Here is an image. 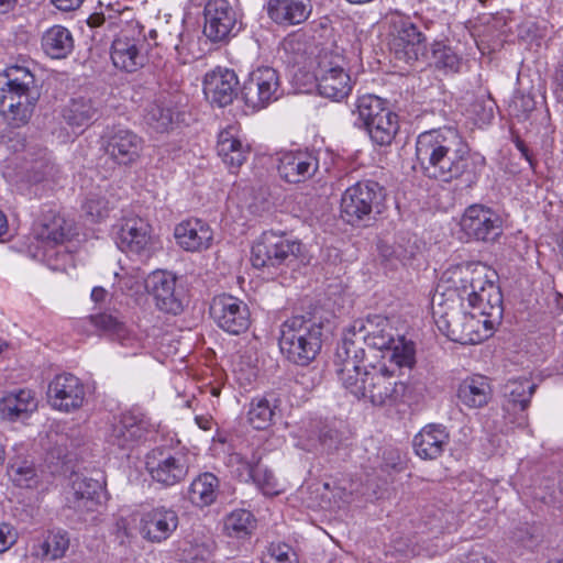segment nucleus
Masks as SVG:
<instances>
[{"instance_id":"f257e3e1","label":"nucleus","mask_w":563,"mask_h":563,"mask_svg":"<svg viewBox=\"0 0 563 563\" xmlns=\"http://www.w3.org/2000/svg\"><path fill=\"white\" fill-rule=\"evenodd\" d=\"M388 319L379 316H368L365 319L354 320L344 331L341 343L336 347L334 365L366 363L365 347L386 351L389 362L399 369L411 371L416 365V351L411 341L395 338L391 333Z\"/></svg>"},{"instance_id":"f03ea898","label":"nucleus","mask_w":563,"mask_h":563,"mask_svg":"<svg viewBox=\"0 0 563 563\" xmlns=\"http://www.w3.org/2000/svg\"><path fill=\"white\" fill-rule=\"evenodd\" d=\"M336 375L343 387L357 399L369 401L376 407L395 406L399 401H418L419 379L408 382L394 380V369L385 363L335 365Z\"/></svg>"},{"instance_id":"7ed1b4c3","label":"nucleus","mask_w":563,"mask_h":563,"mask_svg":"<svg viewBox=\"0 0 563 563\" xmlns=\"http://www.w3.org/2000/svg\"><path fill=\"white\" fill-rule=\"evenodd\" d=\"M40 97L36 78L29 66L11 65L0 74V112L13 126L29 122Z\"/></svg>"},{"instance_id":"20e7f679","label":"nucleus","mask_w":563,"mask_h":563,"mask_svg":"<svg viewBox=\"0 0 563 563\" xmlns=\"http://www.w3.org/2000/svg\"><path fill=\"white\" fill-rule=\"evenodd\" d=\"M321 323L310 317L294 316L280 325V351L291 363L307 366L321 350Z\"/></svg>"},{"instance_id":"39448f33","label":"nucleus","mask_w":563,"mask_h":563,"mask_svg":"<svg viewBox=\"0 0 563 563\" xmlns=\"http://www.w3.org/2000/svg\"><path fill=\"white\" fill-rule=\"evenodd\" d=\"M302 247L300 241L292 240L285 233L266 231L252 246V265L255 268L274 271L273 273H284L287 267L297 263Z\"/></svg>"},{"instance_id":"423d86ee","label":"nucleus","mask_w":563,"mask_h":563,"mask_svg":"<svg viewBox=\"0 0 563 563\" xmlns=\"http://www.w3.org/2000/svg\"><path fill=\"white\" fill-rule=\"evenodd\" d=\"M343 62L341 55L332 52L324 51L318 55L313 75L321 97L341 101L350 95L352 80Z\"/></svg>"},{"instance_id":"0eeeda50","label":"nucleus","mask_w":563,"mask_h":563,"mask_svg":"<svg viewBox=\"0 0 563 563\" xmlns=\"http://www.w3.org/2000/svg\"><path fill=\"white\" fill-rule=\"evenodd\" d=\"M456 143L457 132L452 128L424 131V146L431 150L430 165L424 167V174L428 177L450 181L460 174V168L448 156L449 151Z\"/></svg>"},{"instance_id":"6e6552de","label":"nucleus","mask_w":563,"mask_h":563,"mask_svg":"<svg viewBox=\"0 0 563 563\" xmlns=\"http://www.w3.org/2000/svg\"><path fill=\"white\" fill-rule=\"evenodd\" d=\"M383 198V188L372 180L349 187L341 198L342 218L352 225L372 219V212Z\"/></svg>"},{"instance_id":"1a4fd4ad","label":"nucleus","mask_w":563,"mask_h":563,"mask_svg":"<svg viewBox=\"0 0 563 563\" xmlns=\"http://www.w3.org/2000/svg\"><path fill=\"white\" fill-rule=\"evenodd\" d=\"M246 106L263 109L283 95L279 73L269 66H260L249 73L241 87Z\"/></svg>"},{"instance_id":"9d476101","label":"nucleus","mask_w":563,"mask_h":563,"mask_svg":"<svg viewBox=\"0 0 563 563\" xmlns=\"http://www.w3.org/2000/svg\"><path fill=\"white\" fill-rule=\"evenodd\" d=\"M203 20V34L213 43H227L242 29L239 13L229 0H208Z\"/></svg>"},{"instance_id":"9b49d317","label":"nucleus","mask_w":563,"mask_h":563,"mask_svg":"<svg viewBox=\"0 0 563 563\" xmlns=\"http://www.w3.org/2000/svg\"><path fill=\"white\" fill-rule=\"evenodd\" d=\"M460 228L468 240L495 242L503 234V219L489 207L472 205L464 210Z\"/></svg>"},{"instance_id":"f8f14e48","label":"nucleus","mask_w":563,"mask_h":563,"mask_svg":"<svg viewBox=\"0 0 563 563\" xmlns=\"http://www.w3.org/2000/svg\"><path fill=\"white\" fill-rule=\"evenodd\" d=\"M210 316L221 330L232 335L244 333L251 324L247 305L231 295L214 297L210 305Z\"/></svg>"},{"instance_id":"ddd939ff","label":"nucleus","mask_w":563,"mask_h":563,"mask_svg":"<svg viewBox=\"0 0 563 563\" xmlns=\"http://www.w3.org/2000/svg\"><path fill=\"white\" fill-rule=\"evenodd\" d=\"M103 150L109 158L119 166L129 167L141 157L144 141L135 132L122 126H113L102 137Z\"/></svg>"},{"instance_id":"4468645a","label":"nucleus","mask_w":563,"mask_h":563,"mask_svg":"<svg viewBox=\"0 0 563 563\" xmlns=\"http://www.w3.org/2000/svg\"><path fill=\"white\" fill-rule=\"evenodd\" d=\"M145 287L154 298L158 310L177 316L184 310V289L177 285L174 274L156 271L148 275Z\"/></svg>"},{"instance_id":"2eb2a0df","label":"nucleus","mask_w":563,"mask_h":563,"mask_svg":"<svg viewBox=\"0 0 563 563\" xmlns=\"http://www.w3.org/2000/svg\"><path fill=\"white\" fill-rule=\"evenodd\" d=\"M145 467L152 479L163 486H174L184 481L188 465L184 455L156 448L146 455Z\"/></svg>"},{"instance_id":"dca6fc26","label":"nucleus","mask_w":563,"mask_h":563,"mask_svg":"<svg viewBox=\"0 0 563 563\" xmlns=\"http://www.w3.org/2000/svg\"><path fill=\"white\" fill-rule=\"evenodd\" d=\"M46 395L53 409L73 412L82 407L86 388L78 377L70 373H63L49 382Z\"/></svg>"},{"instance_id":"f3484780","label":"nucleus","mask_w":563,"mask_h":563,"mask_svg":"<svg viewBox=\"0 0 563 563\" xmlns=\"http://www.w3.org/2000/svg\"><path fill=\"white\" fill-rule=\"evenodd\" d=\"M73 234V223L59 216L55 210L48 208L43 210L34 227V238L43 244V253L34 254V257L44 258L48 247L63 244Z\"/></svg>"},{"instance_id":"a211bd4d","label":"nucleus","mask_w":563,"mask_h":563,"mask_svg":"<svg viewBox=\"0 0 563 563\" xmlns=\"http://www.w3.org/2000/svg\"><path fill=\"white\" fill-rule=\"evenodd\" d=\"M239 79L233 69L217 67L203 78L206 98L220 108L229 106L239 92Z\"/></svg>"},{"instance_id":"6ab92c4d","label":"nucleus","mask_w":563,"mask_h":563,"mask_svg":"<svg viewBox=\"0 0 563 563\" xmlns=\"http://www.w3.org/2000/svg\"><path fill=\"white\" fill-rule=\"evenodd\" d=\"M178 523L179 518L176 510L158 506L142 515L140 531L147 541L161 543L173 534Z\"/></svg>"},{"instance_id":"aec40b11","label":"nucleus","mask_w":563,"mask_h":563,"mask_svg":"<svg viewBox=\"0 0 563 563\" xmlns=\"http://www.w3.org/2000/svg\"><path fill=\"white\" fill-rule=\"evenodd\" d=\"M432 318L434 323L444 336L460 344H474V338L468 336L465 327L472 328L466 321H473V316H468L454 307L443 305L432 306Z\"/></svg>"},{"instance_id":"412c9836","label":"nucleus","mask_w":563,"mask_h":563,"mask_svg":"<svg viewBox=\"0 0 563 563\" xmlns=\"http://www.w3.org/2000/svg\"><path fill=\"white\" fill-rule=\"evenodd\" d=\"M115 243L123 252L148 256L152 227L141 218L126 219L117 233Z\"/></svg>"},{"instance_id":"4be33fe9","label":"nucleus","mask_w":563,"mask_h":563,"mask_svg":"<svg viewBox=\"0 0 563 563\" xmlns=\"http://www.w3.org/2000/svg\"><path fill=\"white\" fill-rule=\"evenodd\" d=\"M150 427L144 416L125 412L111 426L107 441L119 449H130L145 438Z\"/></svg>"},{"instance_id":"5701e85b","label":"nucleus","mask_w":563,"mask_h":563,"mask_svg":"<svg viewBox=\"0 0 563 563\" xmlns=\"http://www.w3.org/2000/svg\"><path fill=\"white\" fill-rule=\"evenodd\" d=\"M277 169L285 181L300 184L316 175L319 170V159L312 152H288L280 156Z\"/></svg>"},{"instance_id":"b1692460","label":"nucleus","mask_w":563,"mask_h":563,"mask_svg":"<svg viewBox=\"0 0 563 563\" xmlns=\"http://www.w3.org/2000/svg\"><path fill=\"white\" fill-rule=\"evenodd\" d=\"M394 46L407 63L418 62L421 51V33L408 18L397 16L393 21Z\"/></svg>"},{"instance_id":"393cba45","label":"nucleus","mask_w":563,"mask_h":563,"mask_svg":"<svg viewBox=\"0 0 563 563\" xmlns=\"http://www.w3.org/2000/svg\"><path fill=\"white\" fill-rule=\"evenodd\" d=\"M144 44L140 38L119 35L111 45V59L114 67L133 73L143 67L145 55L142 53Z\"/></svg>"},{"instance_id":"a878e982","label":"nucleus","mask_w":563,"mask_h":563,"mask_svg":"<svg viewBox=\"0 0 563 563\" xmlns=\"http://www.w3.org/2000/svg\"><path fill=\"white\" fill-rule=\"evenodd\" d=\"M470 308L483 317V327L493 331L501 321L504 313L503 295L497 285H489L485 292L466 300Z\"/></svg>"},{"instance_id":"bb28decb","label":"nucleus","mask_w":563,"mask_h":563,"mask_svg":"<svg viewBox=\"0 0 563 563\" xmlns=\"http://www.w3.org/2000/svg\"><path fill=\"white\" fill-rule=\"evenodd\" d=\"M174 235L177 244L188 252L207 250L213 239V232L209 224L200 219L180 222L176 225Z\"/></svg>"},{"instance_id":"cd10ccee","label":"nucleus","mask_w":563,"mask_h":563,"mask_svg":"<svg viewBox=\"0 0 563 563\" xmlns=\"http://www.w3.org/2000/svg\"><path fill=\"white\" fill-rule=\"evenodd\" d=\"M230 464L241 465L239 476L242 481H252L256 486L266 495L278 494L277 479L274 473L266 466L260 463V459L253 456L252 460H246L240 453H234L230 456Z\"/></svg>"},{"instance_id":"c85d7f7f","label":"nucleus","mask_w":563,"mask_h":563,"mask_svg":"<svg viewBox=\"0 0 563 563\" xmlns=\"http://www.w3.org/2000/svg\"><path fill=\"white\" fill-rule=\"evenodd\" d=\"M102 485L98 479L75 474L71 479L73 498H68L69 507L75 511L90 512L99 505Z\"/></svg>"},{"instance_id":"c756f323","label":"nucleus","mask_w":563,"mask_h":563,"mask_svg":"<svg viewBox=\"0 0 563 563\" xmlns=\"http://www.w3.org/2000/svg\"><path fill=\"white\" fill-rule=\"evenodd\" d=\"M460 274L461 277L456 285V291L462 301L471 298L474 299L476 295L485 292L489 285H495L496 272L482 264L466 267Z\"/></svg>"},{"instance_id":"7c9ffc66","label":"nucleus","mask_w":563,"mask_h":563,"mask_svg":"<svg viewBox=\"0 0 563 563\" xmlns=\"http://www.w3.org/2000/svg\"><path fill=\"white\" fill-rule=\"evenodd\" d=\"M310 0H271L268 14L273 21L284 25H297L311 14Z\"/></svg>"},{"instance_id":"2f4dec72","label":"nucleus","mask_w":563,"mask_h":563,"mask_svg":"<svg viewBox=\"0 0 563 563\" xmlns=\"http://www.w3.org/2000/svg\"><path fill=\"white\" fill-rule=\"evenodd\" d=\"M490 395L489 382L482 375H473L463 379L459 385L456 394L460 402L471 409L486 406Z\"/></svg>"},{"instance_id":"473e14b6","label":"nucleus","mask_w":563,"mask_h":563,"mask_svg":"<svg viewBox=\"0 0 563 563\" xmlns=\"http://www.w3.org/2000/svg\"><path fill=\"white\" fill-rule=\"evenodd\" d=\"M99 115L97 102L84 96L73 98L63 109L65 122L74 128L89 126Z\"/></svg>"},{"instance_id":"72a5a7b5","label":"nucleus","mask_w":563,"mask_h":563,"mask_svg":"<svg viewBox=\"0 0 563 563\" xmlns=\"http://www.w3.org/2000/svg\"><path fill=\"white\" fill-rule=\"evenodd\" d=\"M36 407V400L30 389L10 391L0 400V412L3 418L9 420L26 417Z\"/></svg>"},{"instance_id":"f704fd0d","label":"nucleus","mask_w":563,"mask_h":563,"mask_svg":"<svg viewBox=\"0 0 563 563\" xmlns=\"http://www.w3.org/2000/svg\"><path fill=\"white\" fill-rule=\"evenodd\" d=\"M217 152L222 162L233 172L246 161L249 147L243 145L231 131L225 130L218 136Z\"/></svg>"},{"instance_id":"c9c22d12","label":"nucleus","mask_w":563,"mask_h":563,"mask_svg":"<svg viewBox=\"0 0 563 563\" xmlns=\"http://www.w3.org/2000/svg\"><path fill=\"white\" fill-rule=\"evenodd\" d=\"M299 445L308 452L330 456L339 450L341 439H339L335 430L323 427L300 439Z\"/></svg>"},{"instance_id":"e433bc0d","label":"nucleus","mask_w":563,"mask_h":563,"mask_svg":"<svg viewBox=\"0 0 563 563\" xmlns=\"http://www.w3.org/2000/svg\"><path fill=\"white\" fill-rule=\"evenodd\" d=\"M42 47L52 58H65L74 49V38L68 29L54 25L43 34Z\"/></svg>"},{"instance_id":"4c0bfd02","label":"nucleus","mask_w":563,"mask_h":563,"mask_svg":"<svg viewBox=\"0 0 563 563\" xmlns=\"http://www.w3.org/2000/svg\"><path fill=\"white\" fill-rule=\"evenodd\" d=\"M278 401L274 394L253 399L247 411L249 423L256 430L267 429L273 423Z\"/></svg>"},{"instance_id":"58836bf2","label":"nucleus","mask_w":563,"mask_h":563,"mask_svg":"<svg viewBox=\"0 0 563 563\" xmlns=\"http://www.w3.org/2000/svg\"><path fill=\"white\" fill-rule=\"evenodd\" d=\"M219 479L212 473H203L192 481L188 496L190 501L198 507H206L217 499Z\"/></svg>"},{"instance_id":"ea45409f","label":"nucleus","mask_w":563,"mask_h":563,"mask_svg":"<svg viewBox=\"0 0 563 563\" xmlns=\"http://www.w3.org/2000/svg\"><path fill=\"white\" fill-rule=\"evenodd\" d=\"M391 112L385 107V102L377 96L364 95L358 97L352 114L356 117L354 125L366 128L369 123L376 121L382 113Z\"/></svg>"},{"instance_id":"a19ab883","label":"nucleus","mask_w":563,"mask_h":563,"mask_svg":"<svg viewBox=\"0 0 563 563\" xmlns=\"http://www.w3.org/2000/svg\"><path fill=\"white\" fill-rule=\"evenodd\" d=\"M177 113L164 101L156 100L147 104L144 110L145 123L156 132L164 133L173 129Z\"/></svg>"},{"instance_id":"79ce46f5","label":"nucleus","mask_w":563,"mask_h":563,"mask_svg":"<svg viewBox=\"0 0 563 563\" xmlns=\"http://www.w3.org/2000/svg\"><path fill=\"white\" fill-rule=\"evenodd\" d=\"M537 385L528 378H519L509 380L505 385V396L507 397V410L512 409L526 411L530 405L532 395Z\"/></svg>"},{"instance_id":"37998d69","label":"nucleus","mask_w":563,"mask_h":563,"mask_svg":"<svg viewBox=\"0 0 563 563\" xmlns=\"http://www.w3.org/2000/svg\"><path fill=\"white\" fill-rule=\"evenodd\" d=\"M398 129V117L394 112L382 113L365 128L372 141L380 146L389 145Z\"/></svg>"},{"instance_id":"c03bdc74","label":"nucleus","mask_w":563,"mask_h":563,"mask_svg":"<svg viewBox=\"0 0 563 563\" xmlns=\"http://www.w3.org/2000/svg\"><path fill=\"white\" fill-rule=\"evenodd\" d=\"M92 324L103 331L112 340H117L122 345H128L132 340L125 323L112 313H98L91 316Z\"/></svg>"},{"instance_id":"a18cd8bd","label":"nucleus","mask_w":563,"mask_h":563,"mask_svg":"<svg viewBox=\"0 0 563 563\" xmlns=\"http://www.w3.org/2000/svg\"><path fill=\"white\" fill-rule=\"evenodd\" d=\"M69 548V537L66 531H49L38 544L40 555L44 560H57L65 555Z\"/></svg>"},{"instance_id":"49530a36","label":"nucleus","mask_w":563,"mask_h":563,"mask_svg":"<svg viewBox=\"0 0 563 563\" xmlns=\"http://www.w3.org/2000/svg\"><path fill=\"white\" fill-rule=\"evenodd\" d=\"M256 527V520L252 512L245 509L232 511L224 520V529L230 537L245 538Z\"/></svg>"},{"instance_id":"de8ad7c7","label":"nucleus","mask_w":563,"mask_h":563,"mask_svg":"<svg viewBox=\"0 0 563 563\" xmlns=\"http://www.w3.org/2000/svg\"><path fill=\"white\" fill-rule=\"evenodd\" d=\"M448 441L449 434L443 426L429 424L424 427V460L437 459L441 455Z\"/></svg>"},{"instance_id":"09e8293b","label":"nucleus","mask_w":563,"mask_h":563,"mask_svg":"<svg viewBox=\"0 0 563 563\" xmlns=\"http://www.w3.org/2000/svg\"><path fill=\"white\" fill-rule=\"evenodd\" d=\"M431 65L445 73H457L461 67V58L446 45L434 43L431 51Z\"/></svg>"},{"instance_id":"8fccbe9b","label":"nucleus","mask_w":563,"mask_h":563,"mask_svg":"<svg viewBox=\"0 0 563 563\" xmlns=\"http://www.w3.org/2000/svg\"><path fill=\"white\" fill-rule=\"evenodd\" d=\"M454 515L442 508H431L427 512V520H424V528L427 527L428 533L432 538H438L453 527Z\"/></svg>"},{"instance_id":"3c124183","label":"nucleus","mask_w":563,"mask_h":563,"mask_svg":"<svg viewBox=\"0 0 563 563\" xmlns=\"http://www.w3.org/2000/svg\"><path fill=\"white\" fill-rule=\"evenodd\" d=\"M8 475L14 485L22 488H31L36 485V471L32 463L27 461H15L10 463Z\"/></svg>"},{"instance_id":"603ef678","label":"nucleus","mask_w":563,"mask_h":563,"mask_svg":"<svg viewBox=\"0 0 563 563\" xmlns=\"http://www.w3.org/2000/svg\"><path fill=\"white\" fill-rule=\"evenodd\" d=\"M84 209L92 220H100L108 214L111 207L104 197L97 194H90L84 205Z\"/></svg>"},{"instance_id":"864d4df0","label":"nucleus","mask_w":563,"mask_h":563,"mask_svg":"<svg viewBox=\"0 0 563 563\" xmlns=\"http://www.w3.org/2000/svg\"><path fill=\"white\" fill-rule=\"evenodd\" d=\"M509 539L517 549H533L538 543V537L528 525L520 526L511 531Z\"/></svg>"},{"instance_id":"5fc2aeb1","label":"nucleus","mask_w":563,"mask_h":563,"mask_svg":"<svg viewBox=\"0 0 563 563\" xmlns=\"http://www.w3.org/2000/svg\"><path fill=\"white\" fill-rule=\"evenodd\" d=\"M296 558V553L288 544H272L268 549V561L264 563H297Z\"/></svg>"},{"instance_id":"6e6d98bb","label":"nucleus","mask_w":563,"mask_h":563,"mask_svg":"<svg viewBox=\"0 0 563 563\" xmlns=\"http://www.w3.org/2000/svg\"><path fill=\"white\" fill-rule=\"evenodd\" d=\"M404 464L405 461L398 449L391 446H386L383 449L380 467L384 472H399L404 468Z\"/></svg>"},{"instance_id":"4d7b16f0","label":"nucleus","mask_w":563,"mask_h":563,"mask_svg":"<svg viewBox=\"0 0 563 563\" xmlns=\"http://www.w3.org/2000/svg\"><path fill=\"white\" fill-rule=\"evenodd\" d=\"M120 13V10H113L111 7H107L104 10L100 12L92 13L88 20L87 23L91 27H98L104 24L107 21H109V24H112V20L117 16V14Z\"/></svg>"},{"instance_id":"13d9d810","label":"nucleus","mask_w":563,"mask_h":563,"mask_svg":"<svg viewBox=\"0 0 563 563\" xmlns=\"http://www.w3.org/2000/svg\"><path fill=\"white\" fill-rule=\"evenodd\" d=\"M16 542V532L9 523H0V553L5 552Z\"/></svg>"},{"instance_id":"bf43d9fd","label":"nucleus","mask_w":563,"mask_h":563,"mask_svg":"<svg viewBox=\"0 0 563 563\" xmlns=\"http://www.w3.org/2000/svg\"><path fill=\"white\" fill-rule=\"evenodd\" d=\"M471 316H473V321L472 322L466 321V323L472 324V328L465 327V331H466V333L471 334L470 336L474 338V344H477L485 338H488L493 331H487L484 328L485 333L484 334L479 333L478 327H479V324L483 325V320L477 319L475 317V313H472Z\"/></svg>"},{"instance_id":"052dcab7","label":"nucleus","mask_w":563,"mask_h":563,"mask_svg":"<svg viewBox=\"0 0 563 563\" xmlns=\"http://www.w3.org/2000/svg\"><path fill=\"white\" fill-rule=\"evenodd\" d=\"M377 250L383 262L391 263L394 258L398 257V255H396L395 249L384 241L378 242Z\"/></svg>"},{"instance_id":"680f3d73","label":"nucleus","mask_w":563,"mask_h":563,"mask_svg":"<svg viewBox=\"0 0 563 563\" xmlns=\"http://www.w3.org/2000/svg\"><path fill=\"white\" fill-rule=\"evenodd\" d=\"M52 3L60 11H74L78 9L84 0H51Z\"/></svg>"},{"instance_id":"e2e57ef3","label":"nucleus","mask_w":563,"mask_h":563,"mask_svg":"<svg viewBox=\"0 0 563 563\" xmlns=\"http://www.w3.org/2000/svg\"><path fill=\"white\" fill-rule=\"evenodd\" d=\"M106 295V289H103L102 287H95L91 291V299L96 302H101L104 300Z\"/></svg>"},{"instance_id":"0e129e2a","label":"nucleus","mask_w":563,"mask_h":563,"mask_svg":"<svg viewBox=\"0 0 563 563\" xmlns=\"http://www.w3.org/2000/svg\"><path fill=\"white\" fill-rule=\"evenodd\" d=\"M413 449L417 455L421 456L422 452V431H419L413 439Z\"/></svg>"},{"instance_id":"69168bd1","label":"nucleus","mask_w":563,"mask_h":563,"mask_svg":"<svg viewBox=\"0 0 563 563\" xmlns=\"http://www.w3.org/2000/svg\"><path fill=\"white\" fill-rule=\"evenodd\" d=\"M209 550L206 547L197 548V552L195 556H192L194 560L197 561H205L209 556Z\"/></svg>"},{"instance_id":"338daca9","label":"nucleus","mask_w":563,"mask_h":563,"mask_svg":"<svg viewBox=\"0 0 563 563\" xmlns=\"http://www.w3.org/2000/svg\"><path fill=\"white\" fill-rule=\"evenodd\" d=\"M16 0H0V13L9 12L15 4Z\"/></svg>"},{"instance_id":"774afa93","label":"nucleus","mask_w":563,"mask_h":563,"mask_svg":"<svg viewBox=\"0 0 563 563\" xmlns=\"http://www.w3.org/2000/svg\"><path fill=\"white\" fill-rule=\"evenodd\" d=\"M554 498L563 507V477L559 482V487H558Z\"/></svg>"}]
</instances>
